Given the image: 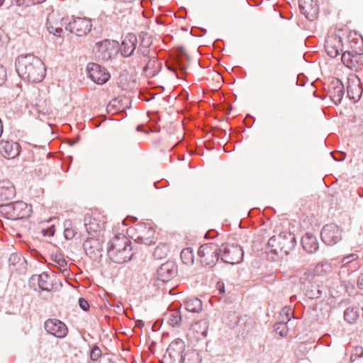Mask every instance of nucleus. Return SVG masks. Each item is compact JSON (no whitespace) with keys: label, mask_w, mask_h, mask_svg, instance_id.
Returning a JSON list of instances; mask_svg holds the SVG:
<instances>
[{"label":"nucleus","mask_w":363,"mask_h":363,"mask_svg":"<svg viewBox=\"0 0 363 363\" xmlns=\"http://www.w3.org/2000/svg\"><path fill=\"white\" fill-rule=\"evenodd\" d=\"M16 70L22 79L32 83L41 82L45 75L43 61L33 55L18 57L16 60Z\"/></svg>","instance_id":"f257e3e1"},{"label":"nucleus","mask_w":363,"mask_h":363,"mask_svg":"<svg viewBox=\"0 0 363 363\" xmlns=\"http://www.w3.org/2000/svg\"><path fill=\"white\" fill-rule=\"evenodd\" d=\"M107 252L113 262L118 264L126 262L133 256L130 241L123 234L116 235L111 240Z\"/></svg>","instance_id":"f03ea898"},{"label":"nucleus","mask_w":363,"mask_h":363,"mask_svg":"<svg viewBox=\"0 0 363 363\" xmlns=\"http://www.w3.org/2000/svg\"><path fill=\"white\" fill-rule=\"evenodd\" d=\"M267 244L272 252L287 255L295 247L296 238L290 232H281L270 238Z\"/></svg>","instance_id":"7ed1b4c3"},{"label":"nucleus","mask_w":363,"mask_h":363,"mask_svg":"<svg viewBox=\"0 0 363 363\" xmlns=\"http://www.w3.org/2000/svg\"><path fill=\"white\" fill-rule=\"evenodd\" d=\"M60 26H65L67 30L77 36L86 35L92 28V23L89 18L81 17L73 18L69 22H67V19L62 18Z\"/></svg>","instance_id":"20e7f679"},{"label":"nucleus","mask_w":363,"mask_h":363,"mask_svg":"<svg viewBox=\"0 0 363 363\" xmlns=\"http://www.w3.org/2000/svg\"><path fill=\"white\" fill-rule=\"evenodd\" d=\"M220 251V247L215 243L202 245L198 250L201 264L205 266H214L219 259Z\"/></svg>","instance_id":"39448f33"},{"label":"nucleus","mask_w":363,"mask_h":363,"mask_svg":"<svg viewBox=\"0 0 363 363\" xmlns=\"http://www.w3.org/2000/svg\"><path fill=\"white\" fill-rule=\"evenodd\" d=\"M132 238L138 243L151 245L155 242V230L145 223H138L134 228Z\"/></svg>","instance_id":"423d86ee"},{"label":"nucleus","mask_w":363,"mask_h":363,"mask_svg":"<svg viewBox=\"0 0 363 363\" xmlns=\"http://www.w3.org/2000/svg\"><path fill=\"white\" fill-rule=\"evenodd\" d=\"M221 259L228 264H235L240 263L243 257V250L240 246L235 244L223 245L220 248Z\"/></svg>","instance_id":"0eeeda50"},{"label":"nucleus","mask_w":363,"mask_h":363,"mask_svg":"<svg viewBox=\"0 0 363 363\" xmlns=\"http://www.w3.org/2000/svg\"><path fill=\"white\" fill-rule=\"evenodd\" d=\"M118 50V43L114 40H104L95 45L96 57L102 61H107L114 56Z\"/></svg>","instance_id":"6e6552de"},{"label":"nucleus","mask_w":363,"mask_h":363,"mask_svg":"<svg viewBox=\"0 0 363 363\" xmlns=\"http://www.w3.org/2000/svg\"><path fill=\"white\" fill-rule=\"evenodd\" d=\"M106 218L99 213H93L87 215L84 218V226L88 234L91 237H96L97 233L104 228Z\"/></svg>","instance_id":"1a4fd4ad"},{"label":"nucleus","mask_w":363,"mask_h":363,"mask_svg":"<svg viewBox=\"0 0 363 363\" xmlns=\"http://www.w3.org/2000/svg\"><path fill=\"white\" fill-rule=\"evenodd\" d=\"M185 349L184 342L177 338L173 340L169 345L166 354L164 357L165 362L169 363L180 362L181 359L184 356L183 352Z\"/></svg>","instance_id":"9d476101"},{"label":"nucleus","mask_w":363,"mask_h":363,"mask_svg":"<svg viewBox=\"0 0 363 363\" xmlns=\"http://www.w3.org/2000/svg\"><path fill=\"white\" fill-rule=\"evenodd\" d=\"M321 239L327 245H334L342 240V230L334 223L325 225L321 230Z\"/></svg>","instance_id":"9b49d317"},{"label":"nucleus","mask_w":363,"mask_h":363,"mask_svg":"<svg viewBox=\"0 0 363 363\" xmlns=\"http://www.w3.org/2000/svg\"><path fill=\"white\" fill-rule=\"evenodd\" d=\"M32 212L31 206L23 201H17L6 206V213L13 220L27 218Z\"/></svg>","instance_id":"f8f14e48"},{"label":"nucleus","mask_w":363,"mask_h":363,"mask_svg":"<svg viewBox=\"0 0 363 363\" xmlns=\"http://www.w3.org/2000/svg\"><path fill=\"white\" fill-rule=\"evenodd\" d=\"M86 69L89 77L97 84H104L110 78L109 72L99 64L89 63Z\"/></svg>","instance_id":"ddd939ff"},{"label":"nucleus","mask_w":363,"mask_h":363,"mask_svg":"<svg viewBox=\"0 0 363 363\" xmlns=\"http://www.w3.org/2000/svg\"><path fill=\"white\" fill-rule=\"evenodd\" d=\"M331 270L332 267L330 264L327 262L318 263L313 271L308 270L303 274L301 278V281L305 287H308V284L314 281L315 276L325 275L330 272Z\"/></svg>","instance_id":"4468645a"},{"label":"nucleus","mask_w":363,"mask_h":363,"mask_svg":"<svg viewBox=\"0 0 363 363\" xmlns=\"http://www.w3.org/2000/svg\"><path fill=\"white\" fill-rule=\"evenodd\" d=\"M44 328L49 334L58 338L65 337L68 332L65 324L58 319L47 320L45 322Z\"/></svg>","instance_id":"2eb2a0df"},{"label":"nucleus","mask_w":363,"mask_h":363,"mask_svg":"<svg viewBox=\"0 0 363 363\" xmlns=\"http://www.w3.org/2000/svg\"><path fill=\"white\" fill-rule=\"evenodd\" d=\"M21 149L20 144L16 142L6 140L0 141V154L6 159H14L18 157Z\"/></svg>","instance_id":"dca6fc26"},{"label":"nucleus","mask_w":363,"mask_h":363,"mask_svg":"<svg viewBox=\"0 0 363 363\" xmlns=\"http://www.w3.org/2000/svg\"><path fill=\"white\" fill-rule=\"evenodd\" d=\"M325 52L332 58L336 57L342 52V42L340 36H328L325 44Z\"/></svg>","instance_id":"f3484780"},{"label":"nucleus","mask_w":363,"mask_h":363,"mask_svg":"<svg viewBox=\"0 0 363 363\" xmlns=\"http://www.w3.org/2000/svg\"><path fill=\"white\" fill-rule=\"evenodd\" d=\"M298 5L301 13L310 21H313L319 11V7L314 0H298Z\"/></svg>","instance_id":"a211bd4d"},{"label":"nucleus","mask_w":363,"mask_h":363,"mask_svg":"<svg viewBox=\"0 0 363 363\" xmlns=\"http://www.w3.org/2000/svg\"><path fill=\"white\" fill-rule=\"evenodd\" d=\"M177 265L173 262L162 264L157 269V278L163 282H167L177 274Z\"/></svg>","instance_id":"6ab92c4d"},{"label":"nucleus","mask_w":363,"mask_h":363,"mask_svg":"<svg viewBox=\"0 0 363 363\" xmlns=\"http://www.w3.org/2000/svg\"><path fill=\"white\" fill-rule=\"evenodd\" d=\"M138 38L135 34H128L122 41L121 52L124 57L130 56L136 49Z\"/></svg>","instance_id":"aec40b11"},{"label":"nucleus","mask_w":363,"mask_h":363,"mask_svg":"<svg viewBox=\"0 0 363 363\" xmlns=\"http://www.w3.org/2000/svg\"><path fill=\"white\" fill-rule=\"evenodd\" d=\"M301 244L303 249L308 253H314L318 249V242L316 238L310 233H306L302 238Z\"/></svg>","instance_id":"412c9836"},{"label":"nucleus","mask_w":363,"mask_h":363,"mask_svg":"<svg viewBox=\"0 0 363 363\" xmlns=\"http://www.w3.org/2000/svg\"><path fill=\"white\" fill-rule=\"evenodd\" d=\"M15 196V189L9 182H0V201L11 199Z\"/></svg>","instance_id":"4be33fe9"},{"label":"nucleus","mask_w":363,"mask_h":363,"mask_svg":"<svg viewBox=\"0 0 363 363\" xmlns=\"http://www.w3.org/2000/svg\"><path fill=\"white\" fill-rule=\"evenodd\" d=\"M167 323L172 327H179L182 322V316L181 312L178 309L169 311L165 314Z\"/></svg>","instance_id":"5701e85b"},{"label":"nucleus","mask_w":363,"mask_h":363,"mask_svg":"<svg viewBox=\"0 0 363 363\" xmlns=\"http://www.w3.org/2000/svg\"><path fill=\"white\" fill-rule=\"evenodd\" d=\"M33 280H37L39 288L43 291H50L52 284L50 281V277L46 272H43L39 275H33Z\"/></svg>","instance_id":"b1692460"},{"label":"nucleus","mask_w":363,"mask_h":363,"mask_svg":"<svg viewBox=\"0 0 363 363\" xmlns=\"http://www.w3.org/2000/svg\"><path fill=\"white\" fill-rule=\"evenodd\" d=\"M185 309L191 313H199L202 310V302L197 298H189L184 302Z\"/></svg>","instance_id":"393cba45"},{"label":"nucleus","mask_w":363,"mask_h":363,"mask_svg":"<svg viewBox=\"0 0 363 363\" xmlns=\"http://www.w3.org/2000/svg\"><path fill=\"white\" fill-rule=\"evenodd\" d=\"M84 247L86 255H89V256L95 254L96 252L98 253L100 252V247L99 246V242L94 238L86 240L84 243Z\"/></svg>","instance_id":"a878e982"},{"label":"nucleus","mask_w":363,"mask_h":363,"mask_svg":"<svg viewBox=\"0 0 363 363\" xmlns=\"http://www.w3.org/2000/svg\"><path fill=\"white\" fill-rule=\"evenodd\" d=\"M330 99L335 104H338L341 102L344 95V87L340 83H338L333 91H330Z\"/></svg>","instance_id":"bb28decb"},{"label":"nucleus","mask_w":363,"mask_h":363,"mask_svg":"<svg viewBox=\"0 0 363 363\" xmlns=\"http://www.w3.org/2000/svg\"><path fill=\"white\" fill-rule=\"evenodd\" d=\"M179 363H201V359L199 353L196 351H187Z\"/></svg>","instance_id":"cd10ccee"},{"label":"nucleus","mask_w":363,"mask_h":363,"mask_svg":"<svg viewBox=\"0 0 363 363\" xmlns=\"http://www.w3.org/2000/svg\"><path fill=\"white\" fill-rule=\"evenodd\" d=\"M359 316V309L354 307H348L344 312V318L350 323H354Z\"/></svg>","instance_id":"c85d7f7f"},{"label":"nucleus","mask_w":363,"mask_h":363,"mask_svg":"<svg viewBox=\"0 0 363 363\" xmlns=\"http://www.w3.org/2000/svg\"><path fill=\"white\" fill-rule=\"evenodd\" d=\"M181 259L184 264L189 265L194 263V253L191 248L187 247L182 250L180 254Z\"/></svg>","instance_id":"c756f323"},{"label":"nucleus","mask_w":363,"mask_h":363,"mask_svg":"<svg viewBox=\"0 0 363 363\" xmlns=\"http://www.w3.org/2000/svg\"><path fill=\"white\" fill-rule=\"evenodd\" d=\"M47 28L50 33H52L55 36L60 37L63 33V30L60 26L52 25L51 16L48 18Z\"/></svg>","instance_id":"7c9ffc66"},{"label":"nucleus","mask_w":363,"mask_h":363,"mask_svg":"<svg viewBox=\"0 0 363 363\" xmlns=\"http://www.w3.org/2000/svg\"><path fill=\"white\" fill-rule=\"evenodd\" d=\"M64 225H65V230H64L65 238L67 240L72 239L76 234V231L72 228V221L69 220H65L64 223Z\"/></svg>","instance_id":"2f4dec72"},{"label":"nucleus","mask_w":363,"mask_h":363,"mask_svg":"<svg viewBox=\"0 0 363 363\" xmlns=\"http://www.w3.org/2000/svg\"><path fill=\"white\" fill-rule=\"evenodd\" d=\"M362 67L361 57L359 55L351 53L348 68L357 70Z\"/></svg>","instance_id":"473e14b6"},{"label":"nucleus","mask_w":363,"mask_h":363,"mask_svg":"<svg viewBox=\"0 0 363 363\" xmlns=\"http://www.w3.org/2000/svg\"><path fill=\"white\" fill-rule=\"evenodd\" d=\"M351 363H363V349L357 347L351 355Z\"/></svg>","instance_id":"72a5a7b5"},{"label":"nucleus","mask_w":363,"mask_h":363,"mask_svg":"<svg viewBox=\"0 0 363 363\" xmlns=\"http://www.w3.org/2000/svg\"><path fill=\"white\" fill-rule=\"evenodd\" d=\"M274 330L277 334L284 337L288 333V327L285 323L279 322L274 325Z\"/></svg>","instance_id":"f704fd0d"},{"label":"nucleus","mask_w":363,"mask_h":363,"mask_svg":"<svg viewBox=\"0 0 363 363\" xmlns=\"http://www.w3.org/2000/svg\"><path fill=\"white\" fill-rule=\"evenodd\" d=\"M358 259V255L357 254L352 253L345 256L341 261L342 267H345L350 262H352Z\"/></svg>","instance_id":"c9c22d12"},{"label":"nucleus","mask_w":363,"mask_h":363,"mask_svg":"<svg viewBox=\"0 0 363 363\" xmlns=\"http://www.w3.org/2000/svg\"><path fill=\"white\" fill-rule=\"evenodd\" d=\"M55 262H56V266L60 269L61 272L63 273L65 272H67V263L65 259L56 258Z\"/></svg>","instance_id":"e433bc0d"},{"label":"nucleus","mask_w":363,"mask_h":363,"mask_svg":"<svg viewBox=\"0 0 363 363\" xmlns=\"http://www.w3.org/2000/svg\"><path fill=\"white\" fill-rule=\"evenodd\" d=\"M354 89L357 90V94L354 95V92L353 91V87L352 86H349L347 87V94L350 98L356 99L359 98V93L361 88L359 86H354Z\"/></svg>","instance_id":"4c0bfd02"},{"label":"nucleus","mask_w":363,"mask_h":363,"mask_svg":"<svg viewBox=\"0 0 363 363\" xmlns=\"http://www.w3.org/2000/svg\"><path fill=\"white\" fill-rule=\"evenodd\" d=\"M101 356V351L99 347L95 346L92 348L90 357L92 360L96 361Z\"/></svg>","instance_id":"58836bf2"},{"label":"nucleus","mask_w":363,"mask_h":363,"mask_svg":"<svg viewBox=\"0 0 363 363\" xmlns=\"http://www.w3.org/2000/svg\"><path fill=\"white\" fill-rule=\"evenodd\" d=\"M8 43V35L3 30H0V48L6 47Z\"/></svg>","instance_id":"ea45409f"},{"label":"nucleus","mask_w":363,"mask_h":363,"mask_svg":"<svg viewBox=\"0 0 363 363\" xmlns=\"http://www.w3.org/2000/svg\"><path fill=\"white\" fill-rule=\"evenodd\" d=\"M351 52L346 51L342 54L341 60L342 63L348 67L350 60L351 58Z\"/></svg>","instance_id":"a19ab883"},{"label":"nucleus","mask_w":363,"mask_h":363,"mask_svg":"<svg viewBox=\"0 0 363 363\" xmlns=\"http://www.w3.org/2000/svg\"><path fill=\"white\" fill-rule=\"evenodd\" d=\"M6 80V70L5 67L0 65V86L2 85Z\"/></svg>","instance_id":"79ce46f5"},{"label":"nucleus","mask_w":363,"mask_h":363,"mask_svg":"<svg viewBox=\"0 0 363 363\" xmlns=\"http://www.w3.org/2000/svg\"><path fill=\"white\" fill-rule=\"evenodd\" d=\"M79 305L80 308L82 310H84V311H88L89 308V304L88 301L84 298H80L79 299Z\"/></svg>","instance_id":"37998d69"},{"label":"nucleus","mask_w":363,"mask_h":363,"mask_svg":"<svg viewBox=\"0 0 363 363\" xmlns=\"http://www.w3.org/2000/svg\"><path fill=\"white\" fill-rule=\"evenodd\" d=\"M357 286L360 289H363V273H361L357 278Z\"/></svg>","instance_id":"c03bdc74"},{"label":"nucleus","mask_w":363,"mask_h":363,"mask_svg":"<svg viewBox=\"0 0 363 363\" xmlns=\"http://www.w3.org/2000/svg\"><path fill=\"white\" fill-rule=\"evenodd\" d=\"M138 52H140L141 55H143V56H147L149 53V50L147 48L143 47V48H139Z\"/></svg>","instance_id":"a18cd8bd"},{"label":"nucleus","mask_w":363,"mask_h":363,"mask_svg":"<svg viewBox=\"0 0 363 363\" xmlns=\"http://www.w3.org/2000/svg\"><path fill=\"white\" fill-rule=\"evenodd\" d=\"M199 323L203 324L204 325L205 328H204V330L201 332V334L203 336H206V333H207V322L206 320H203L199 321Z\"/></svg>","instance_id":"49530a36"},{"label":"nucleus","mask_w":363,"mask_h":363,"mask_svg":"<svg viewBox=\"0 0 363 363\" xmlns=\"http://www.w3.org/2000/svg\"><path fill=\"white\" fill-rule=\"evenodd\" d=\"M217 288L219 289L220 292L221 294L224 293L225 292V290H224V284L223 283H220V282H218L217 284Z\"/></svg>","instance_id":"de8ad7c7"},{"label":"nucleus","mask_w":363,"mask_h":363,"mask_svg":"<svg viewBox=\"0 0 363 363\" xmlns=\"http://www.w3.org/2000/svg\"><path fill=\"white\" fill-rule=\"evenodd\" d=\"M155 62V60H149V62L147 63L146 67H145V69H147L148 68H150L153 67V64Z\"/></svg>","instance_id":"09e8293b"},{"label":"nucleus","mask_w":363,"mask_h":363,"mask_svg":"<svg viewBox=\"0 0 363 363\" xmlns=\"http://www.w3.org/2000/svg\"><path fill=\"white\" fill-rule=\"evenodd\" d=\"M163 248H165V247H163ZM162 247H157L155 250V252H154V255L155 257H157V255H160V251H162Z\"/></svg>","instance_id":"8fccbe9b"},{"label":"nucleus","mask_w":363,"mask_h":363,"mask_svg":"<svg viewBox=\"0 0 363 363\" xmlns=\"http://www.w3.org/2000/svg\"><path fill=\"white\" fill-rule=\"evenodd\" d=\"M282 311L286 314H288V313L290 311V308H284Z\"/></svg>","instance_id":"3c124183"},{"label":"nucleus","mask_w":363,"mask_h":363,"mask_svg":"<svg viewBox=\"0 0 363 363\" xmlns=\"http://www.w3.org/2000/svg\"><path fill=\"white\" fill-rule=\"evenodd\" d=\"M40 101H39V103H37V104H36V106H38V107H40H40H43V104H40Z\"/></svg>","instance_id":"603ef678"},{"label":"nucleus","mask_w":363,"mask_h":363,"mask_svg":"<svg viewBox=\"0 0 363 363\" xmlns=\"http://www.w3.org/2000/svg\"><path fill=\"white\" fill-rule=\"evenodd\" d=\"M18 256L16 255H11L10 259H16Z\"/></svg>","instance_id":"864d4df0"},{"label":"nucleus","mask_w":363,"mask_h":363,"mask_svg":"<svg viewBox=\"0 0 363 363\" xmlns=\"http://www.w3.org/2000/svg\"><path fill=\"white\" fill-rule=\"evenodd\" d=\"M49 230L50 231V235H53L54 234V230H52V228H50Z\"/></svg>","instance_id":"5fc2aeb1"},{"label":"nucleus","mask_w":363,"mask_h":363,"mask_svg":"<svg viewBox=\"0 0 363 363\" xmlns=\"http://www.w3.org/2000/svg\"><path fill=\"white\" fill-rule=\"evenodd\" d=\"M309 296H310L311 298H314V296H315L316 294H310Z\"/></svg>","instance_id":"6e6d98bb"},{"label":"nucleus","mask_w":363,"mask_h":363,"mask_svg":"<svg viewBox=\"0 0 363 363\" xmlns=\"http://www.w3.org/2000/svg\"><path fill=\"white\" fill-rule=\"evenodd\" d=\"M4 0H0V6L3 5Z\"/></svg>","instance_id":"4d7b16f0"},{"label":"nucleus","mask_w":363,"mask_h":363,"mask_svg":"<svg viewBox=\"0 0 363 363\" xmlns=\"http://www.w3.org/2000/svg\"><path fill=\"white\" fill-rule=\"evenodd\" d=\"M45 103V106H46L47 104H46V101L45 100L44 102Z\"/></svg>","instance_id":"13d9d810"}]
</instances>
